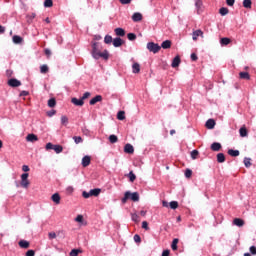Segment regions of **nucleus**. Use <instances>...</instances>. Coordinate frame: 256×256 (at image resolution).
<instances>
[{
  "label": "nucleus",
  "instance_id": "39",
  "mask_svg": "<svg viewBox=\"0 0 256 256\" xmlns=\"http://www.w3.org/2000/svg\"><path fill=\"white\" fill-rule=\"evenodd\" d=\"M251 5H252L251 0H244L243 1V7H245V9H251Z\"/></svg>",
  "mask_w": 256,
  "mask_h": 256
},
{
  "label": "nucleus",
  "instance_id": "14",
  "mask_svg": "<svg viewBox=\"0 0 256 256\" xmlns=\"http://www.w3.org/2000/svg\"><path fill=\"white\" fill-rule=\"evenodd\" d=\"M124 151L131 155V154L135 153V148H133V145H131V144H126L124 146Z\"/></svg>",
  "mask_w": 256,
  "mask_h": 256
},
{
  "label": "nucleus",
  "instance_id": "49",
  "mask_svg": "<svg viewBox=\"0 0 256 256\" xmlns=\"http://www.w3.org/2000/svg\"><path fill=\"white\" fill-rule=\"evenodd\" d=\"M79 253H81V250L73 249L70 252V256H77V255H79Z\"/></svg>",
  "mask_w": 256,
  "mask_h": 256
},
{
  "label": "nucleus",
  "instance_id": "40",
  "mask_svg": "<svg viewBox=\"0 0 256 256\" xmlns=\"http://www.w3.org/2000/svg\"><path fill=\"white\" fill-rule=\"evenodd\" d=\"M128 177L131 183L135 182V179H137V176L133 173V171L129 172Z\"/></svg>",
  "mask_w": 256,
  "mask_h": 256
},
{
  "label": "nucleus",
  "instance_id": "58",
  "mask_svg": "<svg viewBox=\"0 0 256 256\" xmlns=\"http://www.w3.org/2000/svg\"><path fill=\"white\" fill-rule=\"evenodd\" d=\"M56 114H57L56 110H50V111L47 112L48 117H53V115H56Z\"/></svg>",
  "mask_w": 256,
  "mask_h": 256
},
{
  "label": "nucleus",
  "instance_id": "3",
  "mask_svg": "<svg viewBox=\"0 0 256 256\" xmlns=\"http://www.w3.org/2000/svg\"><path fill=\"white\" fill-rule=\"evenodd\" d=\"M147 49L151 53H159V51H161V46H159V44H156L155 42H149L147 44Z\"/></svg>",
  "mask_w": 256,
  "mask_h": 256
},
{
  "label": "nucleus",
  "instance_id": "17",
  "mask_svg": "<svg viewBox=\"0 0 256 256\" xmlns=\"http://www.w3.org/2000/svg\"><path fill=\"white\" fill-rule=\"evenodd\" d=\"M12 41L13 43H15V45H21V43H23V37L19 35H14Z\"/></svg>",
  "mask_w": 256,
  "mask_h": 256
},
{
  "label": "nucleus",
  "instance_id": "25",
  "mask_svg": "<svg viewBox=\"0 0 256 256\" xmlns=\"http://www.w3.org/2000/svg\"><path fill=\"white\" fill-rule=\"evenodd\" d=\"M90 195L91 197H99V195H101V189L96 188V189L90 190Z\"/></svg>",
  "mask_w": 256,
  "mask_h": 256
},
{
  "label": "nucleus",
  "instance_id": "1",
  "mask_svg": "<svg viewBox=\"0 0 256 256\" xmlns=\"http://www.w3.org/2000/svg\"><path fill=\"white\" fill-rule=\"evenodd\" d=\"M128 199H131V201H134V202L139 201V193L125 192L124 197L122 198V203H127Z\"/></svg>",
  "mask_w": 256,
  "mask_h": 256
},
{
  "label": "nucleus",
  "instance_id": "9",
  "mask_svg": "<svg viewBox=\"0 0 256 256\" xmlns=\"http://www.w3.org/2000/svg\"><path fill=\"white\" fill-rule=\"evenodd\" d=\"M112 43H113L114 47H121V45H123V43H125V41H123V39H121L120 37H117L112 40Z\"/></svg>",
  "mask_w": 256,
  "mask_h": 256
},
{
  "label": "nucleus",
  "instance_id": "31",
  "mask_svg": "<svg viewBox=\"0 0 256 256\" xmlns=\"http://www.w3.org/2000/svg\"><path fill=\"white\" fill-rule=\"evenodd\" d=\"M52 149L55 153H63V146L61 145H54Z\"/></svg>",
  "mask_w": 256,
  "mask_h": 256
},
{
  "label": "nucleus",
  "instance_id": "24",
  "mask_svg": "<svg viewBox=\"0 0 256 256\" xmlns=\"http://www.w3.org/2000/svg\"><path fill=\"white\" fill-rule=\"evenodd\" d=\"M26 140L34 143V141H39V138L35 134H28Z\"/></svg>",
  "mask_w": 256,
  "mask_h": 256
},
{
  "label": "nucleus",
  "instance_id": "48",
  "mask_svg": "<svg viewBox=\"0 0 256 256\" xmlns=\"http://www.w3.org/2000/svg\"><path fill=\"white\" fill-rule=\"evenodd\" d=\"M195 7L198 9V11L203 7V1L201 0H196L195 2Z\"/></svg>",
  "mask_w": 256,
  "mask_h": 256
},
{
  "label": "nucleus",
  "instance_id": "13",
  "mask_svg": "<svg viewBox=\"0 0 256 256\" xmlns=\"http://www.w3.org/2000/svg\"><path fill=\"white\" fill-rule=\"evenodd\" d=\"M233 225H236V227H243V225H245V220L241 218H235L233 220Z\"/></svg>",
  "mask_w": 256,
  "mask_h": 256
},
{
  "label": "nucleus",
  "instance_id": "41",
  "mask_svg": "<svg viewBox=\"0 0 256 256\" xmlns=\"http://www.w3.org/2000/svg\"><path fill=\"white\" fill-rule=\"evenodd\" d=\"M170 209H177L179 207V202L172 201L169 203Z\"/></svg>",
  "mask_w": 256,
  "mask_h": 256
},
{
  "label": "nucleus",
  "instance_id": "60",
  "mask_svg": "<svg viewBox=\"0 0 256 256\" xmlns=\"http://www.w3.org/2000/svg\"><path fill=\"white\" fill-rule=\"evenodd\" d=\"M26 256H35V250H28Z\"/></svg>",
  "mask_w": 256,
  "mask_h": 256
},
{
  "label": "nucleus",
  "instance_id": "11",
  "mask_svg": "<svg viewBox=\"0 0 256 256\" xmlns=\"http://www.w3.org/2000/svg\"><path fill=\"white\" fill-rule=\"evenodd\" d=\"M215 125H216L215 120L208 119L206 121L205 127H206V129H215Z\"/></svg>",
  "mask_w": 256,
  "mask_h": 256
},
{
  "label": "nucleus",
  "instance_id": "64",
  "mask_svg": "<svg viewBox=\"0 0 256 256\" xmlns=\"http://www.w3.org/2000/svg\"><path fill=\"white\" fill-rule=\"evenodd\" d=\"M170 255V251L169 250H164L162 252V256H169Z\"/></svg>",
  "mask_w": 256,
  "mask_h": 256
},
{
  "label": "nucleus",
  "instance_id": "20",
  "mask_svg": "<svg viewBox=\"0 0 256 256\" xmlns=\"http://www.w3.org/2000/svg\"><path fill=\"white\" fill-rule=\"evenodd\" d=\"M239 78L244 79L245 81H249L251 79V75H249V72H240Z\"/></svg>",
  "mask_w": 256,
  "mask_h": 256
},
{
  "label": "nucleus",
  "instance_id": "23",
  "mask_svg": "<svg viewBox=\"0 0 256 256\" xmlns=\"http://www.w3.org/2000/svg\"><path fill=\"white\" fill-rule=\"evenodd\" d=\"M181 64V57L176 56L172 61V67L175 69L176 67H179Z\"/></svg>",
  "mask_w": 256,
  "mask_h": 256
},
{
  "label": "nucleus",
  "instance_id": "43",
  "mask_svg": "<svg viewBox=\"0 0 256 256\" xmlns=\"http://www.w3.org/2000/svg\"><path fill=\"white\" fill-rule=\"evenodd\" d=\"M193 175V171L191 169H186L185 171V178L191 179V176Z\"/></svg>",
  "mask_w": 256,
  "mask_h": 256
},
{
  "label": "nucleus",
  "instance_id": "51",
  "mask_svg": "<svg viewBox=\"0 0 256 256\" xmlns=\"http://www.w3.org/2000/svg\"><path fill=\"white\" fill-rule=\"evenodd\" d=\"M48 239H57V234L55 232L48 233Z\"/></svg>",
  "mask_w": 256,
  "mask_h": 256
},
{
  "label": "nucleus",
  "instance_id": "52",
  "mask_svg": "<svg viewBox=\"0 0 256 256\" xmlns=\"http://www.w3.org/2000/svg\"><path fill=\"white\" fill-rule=\"evenodd\" d=\"M82 197H84V199H89V197H91V191L90 192L84 191L82 193Z\"/></svg>",
  "mask_w": 256,
  "mask_h": 256
},
{
  "label": "nucleus",
  "instance_id": "6",
  "mask_svg": "<svg viewBox=\"0 0 256 256\" xmlns=\"http://www.w3.org/2000/svg\"><path fill=\"white\" fill-rule=\"evenodd\" d=\"M132 21H134V23H139V21H143V14L139 12H135L132 15Z\"/></svg>",
  "mask_w": 256,
  "mask_h": 256
},
{
  "label": "nucleus",
  "instance_id": "44",
  "mask_svg": "<svg viewBox=\"0 0 256 256\" xmlns=\"http://www.w3.org/2000/svg\"><path fill=\"white\" fill-rule=\"evenodd\" d=\"M244 165H245V167H247V168H249V167H251V158H247V157H245L244 158Z\"/></svg>",
  "mask_w": 256,
  "mask_h": 256
},
{
  "label": "nucleus",
  "instance_id": "57",
  "mask_svg": "<svg viewBox=\"0 0 256 256\" xmlns=\"http://www.w3.org/2000/svg\"><path fill=\"white\" fill-rule=\"evenodd\" d=\"M134 241H135V243H141V236H139V234H135Z\"/></svg>",
  "mask_w": 256,
  "mask_h": 256
},
{
  "label": "nucleus",
  "instance_id": "19",
  "mask_svg": "<svg viewBox=\"0 0 256 256\" xmlns=\"http://www.w3.org/2000/svg\"><path fill=\"white\" fill-rule=\"evenodd\" d=\"M18 245H19V247H21V249H29V241H27V240H20L19 242H18Z\"/></svg>",
  "mask_w": 256,
  "mask_h": 256
},
{
  "label": "nucleus",
  "instance_id": "8",
  "mask_svg": "<svg viewBox=\"0 0 256 256\" xmlns=\"http://www.w3.org/2000/svg\"><path fill=\"white\" fill-rule=\"evenodd\" d=\"M71 103H73V105H76V107H83V105H85V102L81 98H72Z\"/></svg>",
  "mask_w": 256,
  "mask_h": 256
},
{
  "label": "nucleus",
  "instance_id": "46",
  "mask_svg": "<svg viewBox=\"0 0 256 256\" xmlns=\"http://www.w3.org/2000/svg\"><path fill=\"white\" fill-rule=\"evenodd\" d=\"M199 157V152L197 150H193L191 152V159H197Z\"/></svg>",
  "mask_w": 256,
  "mask_h": 256
},
{
  "label": "nucleus",
  "instance_id": "47",
  "mask_svg": "<svg viewBox=\"0 0 256 256\" xmlns=\"http://www.w3.org/2000/svg\"><path fill=\"white\" fill-rule=\"evenodd\" d=\"M73 139L76 145H79V143L83 141V138L81 136H74Z\"/></svg>",
  "mask_w": 256,
  "mask_h": 256
},
{
  "label": "nucleus",
  "instance_id": "28",
  "mask_svg": "<svg viewBox=\"0 0 256 256\" xmlns=\"http://www.w3.org/2000/svg\"><path fill=\"white\" fill-rule=\"evenodd\" d=\"M228 155H230V157H239L240 152H239V150L229 149Z\"/></svg>",
  "mask_w": 256,
  "mask_h": 256
},
{
  "label": "nucleus",
  "instance_id": "36",
  "mask_svg": "<svg viewBox=\"0 0 256 256\" xmlns=\"http://www.w3.org/2000/svg\"><path fill=\"white\" fill-rule=\"evenodd\" d=\"M179 243V240L177 238H175L173 241H172V244H171V248H172V251H177V244Z\"/></svg>",
  "mask_w": 256,
  "mask_h": 256
},
{
  "label": "nucleus",
  "instance_id": "26",
  "mask_svg": "<svg viewBox=\"0 0 256 256\" xmlns=\"http://www.w3.org/2000/svg\"><path fill=\"white\" fill-rule=\"evenodd\" d=\"M171 45H172L171 40H166L162 42L160 47H162V49H171Z\"/></svg>",
  "mask_w": 256,
  "mask_h": 256
},
{
  "label": "nucleus",
  "instance_id": "4",
  "mask_svg": "<svg viewBox=\"0 0 256 256\" xmlns=\"http://www.w3.org/2000/svg\"><path fill=\"white\" fill-rule=\"evenodd\" d=\"M100 53H101V50L99 49V43L94 42L92 44V57L95 59Z\"/></svg>",
  "mask_w": 256,
  "mask_h": 256
},
{
  "label": "nucleus",
  "instance_id": "50",
  "mask_svg": "<svg viewBox=\"0 0 256 256\" xmlns=\"http://www.w3.org/2000/svg\"><path fill=\"white\" fill-rule=\"evenodd\" d=\"M53 5V0H45L44 7H51Z\"/></svg>",
  "mask_w": 256,
  "mask_h": 256
},
{
  "label": "nucleus",
  "instance_id": "38",
  "mask_svg": "<svg viewBox=\"0 0 256 256\" xmlns=\"http://www.w3.org/2000/svg\"><path fill=\"white\" fill-rule=\"evenodd\" d=\"M220 43L221 45H229V43H231V39L227 37L221 38Z\"/></svg>",
  "mask_w": 256,
  "mask_h": 256
},
{
  "label": "nucleus",
  "instance_id": "15",
  "mask_svg": "<svg viewBox=\"0 0 256 256\" xmlns=\"http://www.w3.org/2000/svg\"><path fill=\"white\" fill-rule=\"evenodd\" d=\"M101 101H103V96L97 95L90 100V105H96V103H99Z\"/></svg>",
  "mask_w": 256,
  "mask_h": 256
},
{
  "label": "nucleus",
  "instance_id": "16",
  "mask_svg": "<svg viewBox=\"0 0 256 256\" xmlns=\"http://www.w3.org/2000/svg\"><path fill=\"white\" fill-rule=\"evenodd\" d=\"M51 199L56 205H59V203H61V196L59 195V193L53 194Z\"/></svg>",
  "mask_w": 256,
  "mask_h": 256
},
{
  "label": "nucleus",
  "instance_id": "5",
  "mask_svg": "<svg viewBox=\"0 0 256 256\" xmlns=\"http://www.w3.org/2000/svg\"><path fill=\"white\" fill-rule=\"evenodd\" d=\"M9 87H21V81L16 78H11L8 80Z\"/></svg>",
  "mask_w": 256,
  "mask_h": 256
},
{
  "label": "nucleus",
  "instance_id": "10",
  "mask_svg": "<svg viewBox=\"0 0 256 256\" xmlns=\"http://www.w3.org/2000/svg\"><path fill=\"white\" fill-rule=\"evenodd\" d=\"M89 165H91V156H84L82 158V166L89 167Z\"/></svg>",
  "mask_w": 256,
  "mask_h": 256
},
{
  "label": "nucleus",
  "instance_id": "61",
  "mask_svg": "<svg viewBox=\"0 0 256 256\" xmlns=\"http://www.w3.org/2000/svg\"><path fill=\"white\" fill-rule=\"evenodd\" d=\"M250 253H251L252 255H256V247H255V246H251V247H250Z\"/></svg>",
  "mask_w": 256,
  "mask_h": 256
},
{
  "label": "nucleus",
  "instance_id": "30",
  "mask_svg": "<svg viewBox=\"0 0 256 256\" xmlns=\"http://www.w3.org/2000/svg\"><path fill=\"white\" fill-rule=\"evenodd\" d=\"M217 161H218L219 163H225V154H223V153H218V154H217Z\"/></svg>",
  "mask_w": 256,
  "mask_h": 256
},
{
  "label": "nucleus",
  "instance_id": "56",
  "mask_svg": "<svg viewBox=\"0 0 256 256\" xmlns=\"http://www.w3.org/2000/svg\"><path fill=\"white\" fill-rule=\"evenodd\" d=\"M75 221H76V223H83V215H78V216L75 218Z\"/></svg>",
  "mask_w": 256,
  "mask_h": 256
},
{
  "label": "nucleus",
  "instance_id": "27",
  "mask_svg": "<svg viewBox=\"0 0 256 256\" xmlns=\"http://www.w3.org/2000/svg\"><path fill=\"white\" fill-rule=\"evenodd\" d=\"M212 151H220L221 150V143L219 142H214L211 145Z\"/></svg>",
  "mask_w": 256,
  "mask_h": 256
},
{
  "label": "nucleus",
  "instance_id": "34",
  "mask_svg": "<svg viewBox=\"0 0 256 256\" xmlns=\"http://www.w3.org/2000/svg\"><path fill=\"white\" fill-rule=\"evenodd\" d=\"M104 43H106V45L113 43V37L111 35H106L104 38Z\"/></svg>",
  "mask_w": 256,
  "mask_h": 256
},
{
  "label": "nucleus",
  "instance_id": "33",
  "mask_svg": "<svg viewBox=\"0 0 256 256\" xmlns=\"http://www.w3.org/2000/svg\"><path fill=\"white\" fill-rule=\"evenodd\" d=\"M55 105H57V100H55V98H50L48 100V107L53 108Z\"/></svg>",
  "mask_w": 256,
  "mask_h": 256
},
{
  "label": "nucleus",
  "instance_id": "62",
  "mask_svg": "<svg viewBox=\"0 0 256 256\" xmlns=\"http://www.w3.org/2000/svg\"><path fill=\"white\" fill-rule=\"evenodd\" d=\"M53 147H54V145L51 142L46 144V150L47 151H49V149H53Z\"/></svg>",
  "mask_w": 256,
  "mask_h": 256
},
{
  "label": "nucleus",
  "instance_id": "29",
  "mask_svg": "<svg viewBox=\"0 0 256 256\" xmlns=\"http://www.w3.org/2000/svg\"><path fill=\"white\" fill-rule=\"evenodd\" d=\"M61 125H64V127H67V125H69V118L67 116H61Z\"/></svg>",
  "mask_w": 256,
  "mask_h": 256
},
{
  "label": "nucleus",
  "instance_id": "53",
  "mask_svg": "<svg viewBox=\"0 0 256 256\" xmlns=\"http://www.w3.org/2000/svg\"><path fill=\"white\" fill-rule=\"evenodd\" d=\"M142 229H145L146 231H149V223H147V221L142 222Z\"/></svg>",
  "mask_w": 256,
  "mask_h": 256
},
{
  "label": "nucleus",
  "instance_id": "35",
  "mask_svg": "<svg viewBox=\"0 0 256 256\" xmlns=\"http://www.w3.org/2000/svg\"><path fill=\"white\" fill-rule=\"evenodd\" d=\"M117 119L119 121H124V119H125V111H119L118 114H117Z\"/></svg>",
  "mask_w": 256,
  "mask_h": 256
},
{
  "label": "nucleus",
  "instance_id": "59",
  "mask_svg": "<svg viewBox=\"0 0 256 256\" xmlns=\"http://www.w3.org/2000/svg\"><path fill=\"white\" fill-rule=\"evenodd\" d=\"M131 1H133V0H119L121 5H129V3H131Z\"/></svg>",
  "mask_w": 256,
  "mask_h": 256
},
{
  "label": "nucleus",
  "instance_id": "7",
  "mask_svg": "<svg viewBox=\"0 0 256 256\" xmlns=\"http://www.w3.org/2000/svg\"><path fill=\"white\" fill-rule=\"evenodd\" d=\"M104 59L105 61H107L109 59V51L104 50L103 52H100L95 59Z\"/></svg>",
  "mask_w": 256,
  "mask_h": 256
},
{
  "label": "nucleus",
  "instance_id": "37",
  "mask_svg": "<svg viewBox=\"0 0 256 256\" xmlns=\"http://www.w3.org/2000/svg\"><path fill=\"white\" fill-rule=\"evenodd\" d=\"M40 72H41L42 74L49 73V66H47L46 64L42 65V66L40 67Z\"/></svg>",
  "mask_w": 256,
  "mask_h": 256
},
{
  "label": "nucleus",
  "instance_id": "55",
  "mask_svg": "<svg viewBox=\"0 0 256 256\" xmlns=\"http://www.w3.org/2000/svg\"><path fill=\"white\" fill-rule=\"evenodd\" d=\"M89 97H91V93L90 92H85L83 94V96L81 97V99L84 101L85 99H89Z\"/></svg>",
  "mask_w": 256,
  "mask_h": 256
},
{
  "label": "nucleus",
  "instance_id": "2",
  "mask_svg": "<svg viewBox=\"0 0 256 256\" xmlns=\"http://www.w3.org/2000/svg\"><path fill=\"white\" fill-rule=\"evenodd\" d=\"M30 184L31 183L29 182V173H23L21 175V187H23V189H28Z\"/></svg>",
  "mask_w": 256,
  "mask_h": 256
},
{
  "label": "nucleus",
  "instance_id": "21",
  "mask_svg": "<svg viewBox=\"0 0 256 256\" xmlns=\"http://www.w3.org/2000/svg\"><path fill=\"white\" fill-rule=\"evenodd\" d=\"M132 73H141V65L137 62H135L132 65Z\"/></svg>",
  "mask_w": 256,
  "mask_h": 256
},
{
  "label": "nucleus",
  "instance_id": "32",
  "mask_svg": "<svg viewBox=\"0 0 256 256\" xmlns=\"http://www.w3.org/2000/svg\"><path fill=\"white\" fill-rule=\"evenodd\" d=\"M117 141H119V138L117 137V135L115 134H112L109 136V142L114 144V143H117Z\"/></svg>",
  "mask_w": 256,
  "mask_h": 256
},
{
  "label": "nucleus",
  "instance_id": "22",
  "mask_svg": "<svg viewBox=\"0 0 256 256\" xmlns=\"http://www.w3.org/2000/svg\"><path fill=\"white\" fill-rule=\"evenodd\" d=\"M114 32L117 37H125V29L123 28H116Z\"/></svg>",
  "mask_w": 256,
  "mask_h": 256
},
{
  "label": "nucleus",
  "instance_id": "18",
  "mask_svg": "<svg viewBox=\"0 0 256 256\" xmlns=\"http://www.w3.org/2000/svg\"><path fill=\"white\" fill-rule=\"evenodd\" d=\"M239 133H240V137H248V135H249V131L247 130V127H245V126H242L239 129Z\"/></svg>",
  "mask_w": 256,
  "mask_h": 256
},
{
  "label": "nucleus",
  "instance_id": "45",
  "mask_svg": "<svg viewBox=\"0 0 256 256\" xmlns=\"http://www.w3.org/2000/svg\"><path fill=\"white\" fill-rule=\"evenodd\" d=\"M127 37L129 41H135V39H137V35L135 33H128Z\"/></svg>",
  "mask_w": 256,
  "mask_h": 256
},
{
  "label": "nucleus",
  "instance_id": "12",
  "mask_svg": "<svg viewBox=\"0 0 256 256\" xmlns=\"http://www.w3.org/2000/svg\"><path fill=\"white\" fill-rule=\"evenodd\" d=\"M198 37H203V31L201 29L194 31L192 34L193 41H197Z\"/></svg>",
  "mask_w": 256,
  "mask_h": 256
},
{
  "label": "nucleus",
  "instance_id": "63",
  "mask_svg": "<svg viewBox=\"0 0 256 256\" xmlns=\"http://www.w3.org/2000/svg\"><path fill=\"white\" fill-rule=\"evenodd\" d=\"M197 59H199V57H197V54L192 53V54H191V60H192V61H197Z\"/></svg>",
  "mask_w": 256,
  "mask_h": 256
},
{
  "label": "nucleus",
  "instance_id": "42",
  "mask_svg": "<svg viewBox=\"0 0 256 256\" xmlns=\"http://www.w3.org/2000/svg\"><path fill=\"white\" fill-rule=\"evenodd\" d=\"M219 13H220V15L225 16L229 13V9L222 7V8H220Z\"/></svg>",
  "mask_w": 256,
  "mask_h": 256
},
{
  "label": "nucleus",
  "instance_id": "54",
  "mask_svg": "<svg viewBox=\"0 0 256 256\" xmlns=\"http://www.w3.org/2000/svg\"><path fill=\"white\" fill-rule=\"evenodd\" d=\"M132 221H134L135 223H139V215L137 214H132Z\"/></svg>",
  "mask_w": 256,
  "mask_h": 256
}]
</instances>
